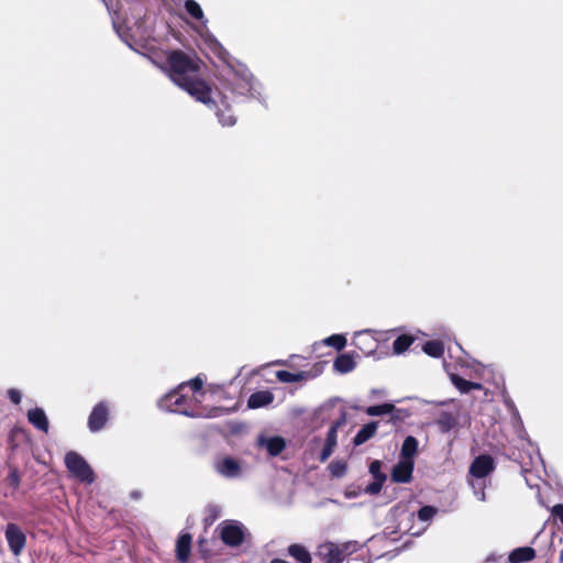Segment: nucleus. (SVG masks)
Wrapping results in <instances>:
<instances>
[{"label":"nucleus","mask_w":563,"mask_h":563,"mask_svg":"<svg viewBox=\"0 0 563 563\" xmlns=\"http://www.w3.org/2000/svg\"><path fill=\"white\" fill-rule=\"evenodd\" d=\"M437 424L441 432H449L456 426V419L449 412H442L437 419Z\"/></svg>","instance_id":"24"},{"label":"nucleus","mask_w":563,"mask_h":563,"mask_svg":"<svg viewBox=\"0 0 563 563\" xmlns=\"http://www.w3.org/2000/svg\"><path fill=\"white\" fill-rule=\"evenodd\" d=\"M65 464L69 473L78 481L91 484L95 479L93 472L86 460L76 452L65 455Z\"/></svg>","instance_id":"5"},{"label":"nucleus","mask_w":563,"mask_h":563,"mask_svg":"<svg viewBox=\"0 0 563 563\" xmlns=\"http://www.w3.org/2000/svg\"><path fill=\"white\" fill-rule=\"evenodd\" d=\"M551 514L555 520H559L563 525V505H555Z\"/></svg>","instance_id":"35"},{"label":"nucleus","mask_w":563,"mask_h":563,"mask_svg":"<svg viewBox=\"0 0 563 563\" xmlns=\"http://www.w3.org/2000/svg\"><path fill=\"white\" fill-rule=\"evenodd\" d=\"M274 400V395L268 390L256 391L247 400L250 408H261L269 405Z\"/></svg>","instance_id":"15"},{"label":"nucleus","mask_w":563,"mask_h":563,"mask_svg":"<svg viewBox=\"0 0 563 563\" xmlns=\"http://www.w3.org/2000/svg\"><path fill=\"white\" fill-rule=\"evenodd\" d=\"M222 541L231 547L240 545L244 539V528L238 521H223L220 525Z\"/></svg>","instance_id":"6"},{"label":"nucleus","mask_w":563,"mask_h":563,"mask_svg":"<svg viewBox=\"0 0 563 563\" xmlns=\"http://www.w3.org/2000/svg\"><path fill=\"white\" fill-rule=\"evenodd\" d=\"M422 351L431 357L439 358L443 355L444 346L441 341L432 340L423 344Z\"/></svg>","instance_id":"22"},{"label":"nucleus","mask_w":563,"mask_h":563,"mask_svg":"<svg viewBox=\"0 0 563 563\" xmlns=\"http://www.w3.org/2000/svg\"><path fill=\"white\" fill-rule=\"evenodd\" d=\"M413 465V460L400 459L393 468L391 479L396 483H408L412 476Z\"/></svg>","instance_id":"9"},{"label":"nucleus","mask_w":563,"mask_h":563,"mask_svg":"<svg viewBox=\"0 0 563 563\" xmlns=\"http://www.w3.org/2000/svg\"><path fill=\"white\" fill-rule=\"evenodd\" d=\"M276 377L282 383H297L301 382L309 377L308 373L306 372H298V373H291L288 371H277Z\"/></svg>","instance_id":"20"},{"label":"nucleus","mask_w":563,"mask_h":563,"mask_svg":"<svg viewBox=\"0 0 563 563\" xmlns=\"http://www.w3.org/2000/svg\"><path fill=\"white\" fill-rule=\"evenodd\" d=\"M5 538L10 550L18 556L25 545L26 539L24 533L14 523H9L5 529Z\"/></svg>","instance_id":"7"},{"label":"nucleus","mask_w":563,"mask_h":563,"mask_svg":"<svg viewBox=\"0 0 563 563\" xmlns=\"http://www.w3.org/2000/svg\"><path fill=\"white\" fill-rule=\"evenodd\" d=\"M334 448H335L334 445H330L328 443H324V446H323L322 452H321V461L322 462L327 461L330 457V455L334 451Z\"/></svg>","instance_id":"36"},{"label":"nucleus","mask_w":563,"mask_h":563,"mask_svg":"<svg viewBox=\"0 0 563 563\" xmlns=\"http://www.w3.org/2000/svg\"><path fill=\"white\" fill-rule=\"evenodd\" d=\"M257 442L258 445L266 449L272 456L278 455L286 446L285 440L280 437H260Z\"/></svg>","instance_id":"11"},{"label":"nucleus","mask_w":563,"mask_h":563,"mask_svg":"<svg viewBox=\"0 0 563 563\" xmlns=\"http://www.w3.org/2000/svg\"><path fill=\"white\" fill-rule=\"evenodd\" d=\"M219 120L222 125L231 126L235 123V118L231 113V110L227 108L224 111L218 113Z\"/></svg>","instance_id":"30"},{"label":"nucleus","mask_w":563,"mask_h":563,"mask_svg":"<svg viewBox=\"0 0 563 563\" xmlns=\"http://www.w3.org/2000/svg\"><path fill=\"white\" fill-rule=\"evenodd\" d=\"M382 464L379 461H374L369 465V472L373 475L374 479L377 481V477H382V481H386V475L380 471Z\"/></svg>","instance_id":"31"},{"label":"nucleus","mask_w":563,"mask_h":563,"mask_svg":"<svg viewBox=\"0 0 563 563\" xmlns=\"http://www.w3.org/2000/svg\"><path fill=\"white\" fill-rule=\"evenodd\" d=\"M415 339L408 334L399 335L393 343V350L396 354H401L409 349V346L413 343Z\"/></svg>","instance_id":"23"},{"label":"nucleus","mask_w":563,"mask_h":563,"mask_svg":"<svg viewBox=\"0 0 563 563\" xmlns=\"http://www.w3.org/2000/svg\"><path fill=\"white\" fill-rule=\"evenodd\" d=\"M274 364L276 365H287L286 361H276Z\"/></svg>","instance_id":"40"},{"label":"nucleus","mask_w":563,"mask_h":563,"mask_svg":"<svg viewBox=\"0 0 563 563\" xmlns=\"http://www.w3.org/2000/svg\"><path fill=\"white\" fill-rule=\"evenodd\" d=\"M451 382L461 393H468L472 389L483 388L482 384L468 382L457 375H451Z\"/></svg>","instance_id":"21"},{"label":"nucleus","mask_w":563,"mask_h":563,"mask_svg":"<svg viewBox=\"0 0 563 563\" xmlns=\"http://www.w3.org/2000/svg\"><path fill=\"white\" fill-rule=\"evenodd\" d=\"M437 514V509L432 506H424L418 511V518L421 521H430L434 515Z\"/></svg>","instance_id":"29"},{"label":"nucleus","mask_w":563,"mask_h":563,"mask_svg":"<svg viewBox=\"0 0 563 563\" xmlns=\"http://www.w3.org/2000/svg\"><path fill=\"white\" fill-rule=\"evenodd\" d=\"M395 406L391 404H383L377 406H369L366 408L368 416H383L388 415L394 410Z\"/></svg>","instance_id":"26"},{"label":"nucleus","mask_w":563,"mask_h":563,"mask_svg":"<svg viewBox=\"0 0 563 563\" xmlns=\"http://www.w3.org/2000/svg\"><path fill=\"white\" fill-rule=\"evenodd\" d=\"M560 559H561V561H563V551L560 554Z\"/></svg>","instance_id":"41"},{"label":"nucleus","mask_w":563,"mask_h":563,"mask_svg":"<svg viewBox=\"0 0 563 563\" xmlns=\"http://www.w3.org/2000/svg\"><path fill=\"white\" fill-rule=\"evenodd\" d=\"M271 563H289V562L282 560V559H274L271 561Z\"/></svg>","instance_id":"39"},{"label":"nucleus","mask_w":563,"mask_h":563,"mask_svg":"<svg viewBox=\"0 0 563 563\" xmlns=\"http://www.w3.org/2000/svg\"><path fill=\"white\" fill-rule=\"evenodd\" d=\"M323 343L334 347L335 350H342L346 345V339L342 334H333L324 339Z\"/></svg>","instance_id":"28"},{"label":"nucleus","mask_w":563,"mask_h":563,"mask_svg":"<svg viewBox=\"0 0 563 563\" xmlns=\"http://www.w3.org/2000/svg\"><path fill=\"white\" fill-rule=\"evenodd\" d=\"M494 460L489 455L477 456L470 466V475L473 478L471 485L474 489L475 496L481 501H484L486 498L484 493V483L481 481L489 475L494 471Z\"/></svg>","instance_id":"4"},{"label":"nucleus","mask_w":563,"mask_h":563,"mask_svg":"<svg viewBox=\"0 0 563 563\" xmlns=\"http://www.w3.org/2000/svg\"><path fill=\"white\" fill-rule=\"evenodd\" d=\"M417 451H418V441L416 438L409 435L404 440V443L401 445L400 459L413 460V456L416 455Z\"/></svg>","instance_id":"19"},{"label":"nucleus","mask_w":563,"mask_h":563,"mask_svg":"<svg viewBox=\"0 0 563 563\" xmlns=\"http://www.w3.org/2000/svg\"><path fill=\"white\" fill-rule=\"evenodd\" d=\"M355 365L356 363L353 356H351L350 354L339 355L333 363L335 372L340 374H346L352 372L355 368Z\"/></svg>","instance_id":"16"},{"label":"nucleus","mask_w":563,"mask_h":563,"mask_svg":"<svg viewBox=\"0 0 563 563\" xmlns=\"http://www.w3.org/2000/svg\"><path fill=\"white\" fill-rule=\"evenodd\" d=\"M377 422H369L363 426L354 438V444L361 445L369 440L377 431Z\"/></svg>","instance_id":"18"},{"label":"nucleus","mask_w":563,"mask_h":563,"mask_svg":"<svg viewBox=\"0 0 563 563\" xmlns=\"http://www.w3.org/2000/svg\"><path fill=\"white\" fill-rule=\"evenodd\" d=\"M358 550V543L355 541L336 544L330 541L319 544L316 556L324 563H342L346 555Z\"/></svg>","instance_id":"3"},{"label":"nucleus","mask_w":563,"mask_h":563,"mask_svg":"<svg viewBox=\"0 0 563 563\" xmlns=\"http://www.w3.org/2000/svg\"><path fill=\"white\" fill-rule=\"evenodd\" d=\"M29 422L36 429L47 432L48 431V419L45 411L42 408H34L27 412Z\"/></svg>","instance_id":"13"},{"label":"nucleus","mask_w":563,"mask_h":563,"mask_svg":"<svg viewBox=\"0 0 563 563\" xmlns=\"http://www.w3.org/2000/svg\"><path fill=\"white\" fill-rule=\"evenodd\" d=\"M8 397L13 404L18 405L21 402L22 394L20 390L11 388L8 390Z\"/></svg>","instance_id":"34"},{"label":"nucleus","mask_w":563,"mask_h":563,"mask_svg":"<svg viewBox=\"0 0 563 563\" xmlns=\"http://www.w3.org/2000/svg\"><path fill=\"white\" fill-rule=\"evenodd\" d=\"M184 387L185 384H180L177 389L166 394L158 401L159 408L170 412H177L190 417H205V413L202 412H194L189 410V404L192 401V398H188L187 396L180 393L184 389ZM217 412L218 410L213 409L211 412L207 413L206 417H216Z\"/></svg>","instance_id":"2"},{"label":"nucleus","mask_w":563,"mask_h":563,"mask_svg":"<svg viewBox=\"0 0 563 563\" xmlns=\"http://www.w3.org/2000/svg\"><path fill=\"white\" fill-rule=\"evenodd\" d=\"M536 552L530 547L518 548L509 554L510 563H521L532 560Z\"/></svg>","instance_id":"17"},{"label":"nucleus","mask_w":563,"mask_h":563,"mask_svg":"<svg viewBox=\"0 0 563 563\" xmlns=\"http://www.w3.org/2000/svg\"><path fill=\"white\" fill-rule=\"evenodd\" d=\"M216 470L225 477H238L241 474L240 463L232 457H224L217 462Z\"/></svg>","instance_id":"10"},{"label":"nucleus","mask_w":563,"mask_h":563,"mask_svg":"<svg viewBox=\"0 0 563 563\" xmlns=\"http://www.w3.org/2000/svg\"><path fill=\"white\" fill-rule=\"evenodd\" d=\"M108 420V407L104 402H100L93 407L89 419L88 428L91 432L101 430Z\"/></svg>","instance_id":"8"},{"label":"nucleus","mask_w":563,"mask_h":563,"mask_svg":"<svg viewBox=\"0 0 563 563\" xmlns=\"http://www.w3.org/2000/svg\"><path fill=\"white\" fill-rule=\"evenodd\" d=\"M168 75L180 88L186 90L196 100L208 104L211 102L210 87L197 77L198 60L184 53L173 52L167 59Z\"/></svg>","instance_id":"1"},{"label":"nucleus","mask_w":563,"mask_h":563,"mask_svg":"<svg viewBox=\"0 0 563 563\" xmlns=\"http://www.w3.org/2000/svg\"><path fill=\"white\" fill-rule=\"evenodd\" d=\"M185 8L187 10V12L196 20H200L202 21L203 20V12H202V9L200 8L199 3L196 2L195 0H187L185 2Z\"/></svg>","instance_id":"27"},{"label":"nucleus","mask_w":563,"mask_h":563,"mask_svg":"<svg viewBox=\"0 0 563 563\" xmlns=\"http://www.w3.org/2000/svg\"><path fill=\"white\" fill-rule=\"evenodd\" d=\"M330 471H331L332 475L340 477V476L344 475V473L346 471V465L342 462H333L330 464Z\"/></svg>","instance_id":"32"},{"label":"nucleus","mask_w":563,"mask_h":563,"mask_svg":"<svg viewBox=\"0 0 563 563\" xmlns=\"http://www.w3.org/2000/svg\"><path fill=\"white\" fill-rule=\"evenodd\" d=\"M287 553L299 563H311L312 561L309 550L299 543L290 544L287 549Z\"/></svg>","instance_id":"14"},{"label":"nucleus","mask_w":563,"mask_h":563,"mask_svg":"<svg viewBox=\"0 0 563 563\" xmlns=\"http://www.w3.org/2000/svg\"><path fill=\"white\" fill-rule=\"evenodd\" d=\"M383 484L382 477H377V481L374 479V482L365 488V493L376 495L380 492Z\"/></svg>","instance_id":"33"},{"label":"nucleus","mask_w":563,"mask_h":563,"mask_svg":"<svg viewBox=\"0 0 563 563\" xmlns=\"http://www.w3.org/2000/svg\"><path fill=\"white\" fill-rule=\"evenodd\" d=\"M191 551V536L184 533L179 536L176 542V556L179 562L186 563Z\"/></svg>","instance_id":"12"},{"label":"nucleus","mask_w":563,"mask_h":563,"mask_svg":"<svg viewBox=\"0 0 563 563\" xmlns=\"http://www.w3.org/2000/svg\"><path fill=\"white\" fill-rule=\"evenodd\" d=\"M194 391H199L202 387V380L200 378L191 379L187 383Z\"/></svg>","instance_id":"38"},{"label":"nucleus","mask_w":563,"mask_h":563,"mask_svg":"<svg viewBox=\"0 0 563 563\" xmlns=\"http://www.w3.org/2000/svg\"><path fill=\"white\" fill-rule=\"evenodd\" d=\"M8 479L10 482V484L14 487H18L19 486V483H20V476L18 474V472L15 470H12L8 476Z\"/></svg>","instance_id":"37"},{"label":"nucleus","mask_w":563,"mask_h":563,"mask_svg":"<svg viewBox=\"0 0 563 563\" xmlns=\"http://www.w3.org/2000/svg\"><path fill=\"white\" fill-rule=\"evenodd\" d=\"M345 423V415L343 413L341 418L334 422L328 431L325 443L330 445L336 446V432L340 426Z\"/></svg>","instance_id":"25"}]
</instances>
